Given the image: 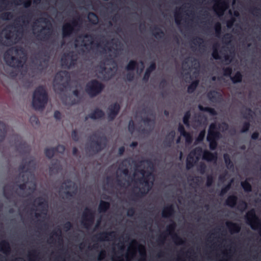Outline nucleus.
<instances>
[{
    "instance_id": "f257e3e1",
    "label": "nucleus",
    "mask_w": 261,
    "mask_h": 261,
    "mask_svg": "<svg viewBox=\"0 0 261 261\" xmlns=\"http://www.w3.org/2000/svg\"><path fill=\"white\" fill-rule=\"evenodd\" d=\"M35 164L33 160L22 163L18 167V170L20 172V180L23 183L18 185L19 188L21 190H24L27 188V183L29 179L34 177L33 172L35 169Z\"/></svg>"
},
{
    "instance_id": "f03ea898",
    "label": "nucleus",
    "mask_w": 261,
    "mask_h": 261,
    "mask_svg": "<svg viewBox=\"0 0 261 261\" xmlns=\"http://www.w3.org/2000/svg\"><path fill=\"white\" fill-rule=\"evenodd\" d=\"M48 93L43 86H39L34 91L32 106L36 110H43L47 103Z\"/></svg>"
},
{
    "instance_id": "7ed1b4c3",
    "label": "nucleus",
    "mask_w": 261,
    "mask_h": 261,
    "mask_svg": "<svg viewBox=\"0 0 261 261\" xmlns=\"http://www.w3.org/2000/svg\"><path fill=\"white\" fill-rule=\"evenodd\" d=\"M14 50L16 54L21 53L25 54L24 49L21 46H15L7 50L4 55V59L7 65L14 68H19L22 66V62L20 59L12 56V51Z\"/></svg>"
},
{
    "instance_id": "20e7f679",
    "label": "nucleus",
    "mask_w": 261,
    "mask_h": 261,
    "mask_svg": "<svg viewBox=\"0 0 261 261\" xmlns=\"http://www.w3.org/2000/svg\"><path fill=\"white\" fill-rule=\"evenodd\" d=\"M105 87V85L96 79H93L86 84L85 91L90 97H94L101 93Z\"/></svg>"
},
{
    "instance_id": "39448f33",
    "label": "nucleus",
    "mask_w": 261,
    "mask_h": 261,
    "mask_svg": "<svg viewBox=\"0 0 261 261\" xmlns=\"http://www.w3.org/2000/svg\"><path fill=\"white\" fill-rule=\"evenodd\" d=\"M245 219L253 230H257L261 236V219L256 216L255 211L252 208L248 211L245 215Z\"/></svg>"
},
{
    "instance_id": "423d86ee",
    "label": "nucleus",
    "mask_w": 261,
    "mask_h": 261,
    "mask_svg": "<svg viewBox=\"0 0 261 261\" xmlns=\"http://www.w3.org/2000/svg\"><path fill=\"white\" fill-rule=\"evenodd\" d=\"M77 55L73 51L64 54L61 58L62 66L68 69L73 68L77 64Z\"/></svg>"
},
{
    "instance_id": "0eeeda50",
    "label": "nucleus",
    "mask_w": 261,
    "mask_h": 261,
    "mask_svg": "<svg viewBox=\"0 0 261 261\" xmlns=\"http://www.w3.org/2000/svg\"><path fill=\"white\" fill-rule=\"evenodd\" d=\"M91 143L89 146L90 150H91L94 153H97L100 152L103 147L102 145L101 141L103 140H106V138L104 136H98L96 133H94L90 137Z\"/></svg>"
},
{
    "instance_id": "6e6552de",
    "label": "nucleus",
    "mask_w": 261,
    "mask_h": 261,
    "mask_svg": "<svg viewBox=\"0 0 261 261\" xmlns=\"http://www.w3.org/2000/svg\"><path fill=\"white\" fill-rule=\"evenodd\" d=\"M94 212L87 207L82 215V224L85 228L89 229L94 223Z\"/></svg>"
},
{
    "instance_id": "1a4fd4ad",
    "label": "nucleus",
    "mask_w": 261,
    "mask_h": 261,
    "mask_svg": "<svg viewBox=\"0 0 261 261\" xmlns=\"http://www.w3.org/2000/svg\"><path fill=\"white\" fill-rule=\"evenodd\" d=\"M78 26V22L73 19L70 22L65 23L62 26V36L63 38L70 37L75 32V28Z\"/></svg>"
},
{
    "instance_id": "9d476101",
    "label": "nucleus",
    "mask_w": 261,
    "mask_h": 261,
    "mask_svg": "<svg viewBox=\"0 0 261 261\" xmlns=\"http://www.w3.org/2000/svg\"><path fill=\"white\" fill-rule=\"evenodd\" d=\"M51 28L48 26L42 27V29L38 31L36 34V37L37 40L42 41L48 40L51 36Z\"/></svg>"
},
{
    "instance_id": "9b49d317",
    "label": "nucleus",
    "mask_w": 261,
    "mask_h": 261,
    "mask_svg": "<svg viewBox=\"0 0 261 261\" xmlns=\"http://www.w3.org/2000/svg\"><path fill=\"white\" fill-rule=\"evenodd\" d=\"M221 137V134L218 130V127L216 123H212L210 125L207 140H218Z\"/></svg>"
},
{
    "instance_id": "f8f14e48",
    "label": "nucleus",
    "mask_w": 261,
    "mask_h": 261,
    "mask_svg": "<svg viewBox=\"0 0 261 261\" xmlns=\"http://www.w3.org/2000/svg\"><path fill=\"white\" fill-rule=\"evenodd\" d=\"M120 110V105L116 102L111 105L108 108V118L109 121H113L119 114Z\"/></svg>"
},
{
    "instance_id": "ddd939ff",
    "label": "nucleus",
    "mask_w": 261,
    "mask_h": 261,
    "mask_svg": "<svg viewBox=\"0 0 261 261\" xmlns=\"http://www.w3.org/2000/svg\"><path fill=\"white\" fill-rule=\"evenodd\" d=\"M175 227L176 223L172 221V223L167 226V231L171 234H173V240L176 245H182L184 244L185 241L176 233H174Z\"/></svg>"
},
{
    "instance_id": "4468645a",
    "label": "nucleus",
    "mask_w": 261,
    "mask_h": 261,
    "mask_svg": "<svg viewBox=\"0 0 261 261\" xmlns=\"http://www.w3.org/2000/svg\"><path fill=\"white\" fill-rule=\"evenodd\" d=\"M215 5L214 7L215 12L219 15L222 16L224 14L225 10L228 8V3L225 1H221Z\"/></svg>"
},
{
    "instance_id": "2eb2a0df",
    "label": "nucleus",
    "mask_w": 261,
    "mask_h": 261,
    "mask_svg": "<svg viewBox=\"0 0 261 261\" xmlns=\"http://www.w3.org/2000/svg\"><path fill=\"white\" fill-rule=\"evenodd\" d=\"M65 77H69V73L67 71L62 70L58 72L55 76L54 81V86L56 87L57 85L60 86H62L61 83L64 81ZM63 86H64L63 85Z\"/></svg>"
},
{
    "instance_id": "dca6fc26",
    "label": "nucleus",
    "mask_w": 261,
    "mask_h": 261,
    "mask_svg": "<svg viewBox=\"0 0 261 261\" xmlns=\"http://www.w3.org/2000/svg\"><path fill=\"white\" fill-rule=\"evenodd\" d=\"M202 158L208 162H216L218 158L217 153L216 152H211L207 149H204Z\"/></svg>"
},
{
    "instance_id": "f3484780",
    "label": "nucleus",
    "mask_w": 261,
    "mask_h": 261,
    "mask_svg": "<svg viewBox=\"0 0 261 261\" xmlns=\"http://www.w3.org/2000/svg\"><path fill=\"white\" fill-rule=\"evenodd\" d=\"M104 116L105 113L102 110L99 108H96L93 112L86 116L85 120H88L89 118L93 120L99 119L103 118Z\"/></svg>"
},
{
    "instance_id": "a211bd4d",
    "label": "nucleus",
    "mask_w": 261,
    "mask_h": 261,
    "mask_svg": "<svg viewBox=\"0 0 261 261\" xmlns=\"http://www.w3.org/2000/svg\"><path fill=\"white\" fill-rule=\"evenodd\" d=\"M140 173L143 175V176L139 179L140 184L144 185L145 187H146L147 189H149V190H150L151 185L149 184V177L151 175V173L149 172L147 173V174L145 175V171L144 170H141L140 171Z\"/></svg>"
},
{
    "instance_id": "6ab92c4d",
    "label": "nucleus",
    "mask_w": 261,
    "mask_h": 261,
    "mask_svg": "<svg viewBox=\"0 0 261 261\" xmlns=\"http://www.w3.org/2000/svg\"><path fill=\"white\" fill-rule=\"evenodd\" d=\"M175 213V211L173 205L170 204L163 208L162 215L163 218H169L173 217Z\"/></svg>"
},
{
    "instance_id": "aec40b11",
    "label": "nucleus",
    "mask_w": 261,
    "mask_h": 261,
    "mask_svg": "<svg viewBox=\"0 0 261 261\" xmlns=\"http://www.w3.org/2000/svg\"><path fill=\"white\" fill-rule=\"evenodd\" d=\"M115 232L114 231H103L94 236V238H95L97 241H103L108 240V238L109 237H113L115 236Z\"/></svg>"
},
{
    "instance_id": "412c9836",
    "label": "nucleus",
    "mask_w": 261,
    "mask_h": 261,
    "mask_svg": "<svg viewBox=\"0 0 261 261\" xmlns=\"http://www.w3.org/2000/svg\"><path fill=\"white\" fill-rule=\"evenodd\" d=\"M146 187H142L139 189V191L137 192L134 193L131 196V199L134 201H137L139 198H141L145 196L148 191L150 190L149 189H145Z\"/></svg>"
},
{
    "instance_id": "4be33fe9",
    "label": "nucleus",
    "mask_w": 261,
    "mask_h": 261,
    "mask_svg": "<svg viewBox=\"0 0 261 261\" xmlns=\"http://www.w3.org/2000/svg\"><path fill=\"white\" fill-rule=\"evenodd\" d=\"M155 69L156 64L155 62L152 61L150 63L149 67L146 68L143 77V81L145 82H148L151 72L153 71Z\"/></svg>"
},
{
    "instance_id": "5701e85b",
    "label": "nucleus",
    "mask_w": 261,
    "mask_h": 261,
    "mask_svg": "<svg viewBox=\"0 0 261 261\" xmlns=\"http://www.w3.org/2000/svg\"><path fill=\"white\" fill-rule=\"evenodd\" d=\"M226 225L231 233H239L241 230L240 224L231 221H227Z\"/></svg>"
},
{
    "instance_id": "b1692460",
    "label": "nucleus",
    "mask_w": 261,
    "mask_h": 261,
    "mask_svg": "<svg viewBox=\"0 0 261 261\" xmlns=\"http://www.w3.org/2000/svg\"><path fill=\"white\" fill-rule=\"evenodd\" d=\"M61 169V165L58 160H53L51 165L49 167V171L50 174L57 173Z\"/></svg>"
},
{
    "instance_id": "393cba45",
    "label": "nucleus",
    "mask_w": 261,
    "mask_h": 261,
    "mask_svg": "<svg viewBox=\"0 0 261 261\" xmlns=\"http://www.w3.org/2000/svg\"><path fill=\"white\" fill-rule=\"evenodd\" d=\"M198 161L196 160V158L193 155V154H191V151L188 155L187 160H186V167L188 169H190L192 168L195 163Z\"/></svg>"
},
{
    "instance_id": "a878e982",
    "label": "nucleus",
    "mask_w": 261,
    "mask_h": 261,
    "mask_svg": "<svg viewBox=\"0 0 261 261\" xmlns=\"http://www.w3.org/2000/svg\"><path fill=\"white\" fill-rule=\"evenodd\" d=\"M207 97L210 101L216 102L218 99H221V95L218 91L212 90L207 93Z\"/></svg>"
},
{
    "instance_id": "bb28decb",
    "label": "nucleus",
    "mask_w": 261,
    "mask_h": 261,
    "mask_svg": "<svg viewBox=\"0 0 261 261\" xmlns=\"http://www.w3.org/2000/svg\"><path fill=\"white\" fill-rule=\"evenodd\" d=\"M38 58L42 60V61L46 64H48L49 59V54L46 50H41L37 54Z\"/></svg>"
},
{
    "instance_id": "cd10ccee",
    "label": "nucleus",
    "mask_w": 261,
    "mask_h": 261,
    "mask_svg": "<svg viewBox=\"0 0 261 261\" xmlns=\"http://www.w3.org/2000/svg\"><path fill=\"white\" fill-rule=\"evenodd\" d=\"M7 133V126L3 121H0V143L4 141Z\"/></svg>"
},
{
    "instance_id": "c85d7f7f",
    "label": "nucleus",
    "mask_w": 261,
    "mask_h": 261,
    "mask_svg": "<svg viewBox=\"0 0 261 261\" xmlns=\"http://www.w3.org/2000/svg\"><path fill=\"white\" fill-rule=\"evenodd\" d=\"M238 197L234 195L229 196L225 201V204L229 207H233L236 205Z\"/></svg>"
},
{
    "instance_id": "c756f323",
    "label": "nucleus",
    "mask_w": 261,
    "mask_h": 261,
    "mask_svg": "<svg viewBox=\"0 0 261 261\" xmlns=\"http://www.w3.org/2000/svg\"><path fill=\"white\" fill-rule=\"evenodd\" d=\"M0 251L7 254L10 252L11 247L9 243L6 240H3L0 242Z\"/></svg>"
},
{
    "instance_id": "7c9ffc66",
    "label": "nucleus",
    "mask_w": 261,
    "mask_h": 261,
    "mask_svg": "<svg viewBox=\"0 0 261 261\" xmlns=\"http://www.w3.org/2000/svg\"><path fill=\"white\" fill-rule=\"evenodd\" d=\"M132 243L135 245H139L140 247H141V249H139V253L141 255V258L140 261H145L146 260V253L145 251V247L143 246H141L140 245H139L138 242L136 240H133L132 241Z\"/></svg>"
},
{
    "instance_id": "2f4dec72",
    "label": "nucleus",
    "mask_w": 261,
    "mask_h": 261,
    "mask_svg": "<svg viewBox=\"0 0 261 261\" xmlns=\"http://www.w3.org/2000/svg\"><path fill=\"white\" fill-rule=\"evenodd\" d=\"M203 150L201 147H196L191 151V154H193L196 158V160L199 161L201 156L203 155Z\"/></svg>"
},
{
    "instance_id": "473e14b6",
    "label": "nucleus",
    "mask_w": 261,
    "mask_h": 261,
    "mask_svg": "<svg viewBox=\"0 0 261 261\" xmlns=\"http://www.w3.org/2000/svg\"><path fill=\"white\" fill-rule=\"evenodd\" d=\"M110 204L109 202L101 200L100 201L98 211L100 213H105L110 208Z\"/></svg>"
},
{
    "instance_id": "72a5a7b5",
    "label": "nucleus",
    "mask_w": 261,
    "mask_h": 261,
    "mask_svg": "<svg viewBox=\"0 0 261 261\" xmlns=\"http://www.w3.org/2000/svg\"><path fill=\"white\" fill-rule=\"evenodd\" d=\"M250 180V178H248L245 180L242 181L241 183V185L245 192H250L252 191L251 185L249 182Z\"/></svg>"
},
{
    "instance_id": "f704fd0d",
    "label": "nucleus",
    "mask_w": 261,
    "mask_h": 261,
    "mask_svg": "<svg viewBox=\"0 0 261 261\" xmlns=\"http://www.w3.org/2000/svg\"><path fill=\"white\" fill-rule=\"evenodd\" d=\"M223 158L227 168L230 170L233 169L234 164L231 161L229 154H228L227 153H225L223 155Z\"/></svg>"
},
{
    "instance_id": "c9c22d12",
    "label": "nucleus",
    "mask_w": 261,
    "mask_h": 261,
    "mask_svg": "<svg viewBox=\"0 0 261 261\" xmlns=\"http://www.w3.org/2000/svg\"><path fill=\"white\" fill-rule=\"evenodd\" d=\"M198 109L200 111L208 112L212 116H216L217 114L216 111L212 108L206 107H204L202 105L198 106Z\"/></svg>"
},
{
    "instance_id": "e433bc0d",
    "label": "nucleus",
    "mask_w": 261,
    "mask_h": 261,
    "mask_svg": "<svg viewBox=\"0 0 261 261\" xmlns=\"http://www.w3.org/2000/svg\"><path fill=\"white\" fill-rule=\"evenodd\" d=\"M88 19L91 23L94 25L97 24L99 20L97 15L92 12H90L88 13Z\"/></svg>"
},
{
    "instance_id": "4c0bfd02",
    "label": "nucleus",
    "mask_w": 261,
    "mask_h": 261,
    "mask_svg": "<svg viewBox=\"0 0 261 261\" xmlns=\"http://www.w3.org/2000/svg\"><path fill=\"white\" fill-rule=\"evenodd\" d=\"M230 79L233 84L239 83L242 81L243 75L240 71H237L234 76L230 77Z\"/></svg>"
},
{
    "instance_id": "58836bf2",
    "label": "nucleus",
    "mask_w": 261,
    "mask_h": 261,
    "mask_svg": "<svg viewBox=\"0 0 261 261\" xmlns=\"http://www.w3.org/2000/svg\"><path fill=\"white\" fill-rule=\"evenodd\" d=\"M103 80L106 81H108L111 79L114 74L113 73V70L111 68H110L109 69H107L103 72Z\"/></svg>"
},
{
    "instance_id": "ea45409f",
    "label": "nucleus",
    "mask_w": 261,
    "mask_h": 261,
    "mask_svg": "<svg viewBox=\"0 0 261 261\" xmlns=\"http://www.w3.org/2000/svg\"><path fill=\"white\" fill-rule=\"evenodd\" d=\"M35 201H37L38 205L42 208H45V210L46 212L47 211V207L48 206L47 201L43 199V198L39 197L35 199Z\"/></svg>"
},
{
    "instance_id": "a19ab883",
    "label": "nucleus",
    "mask_w": 261,
    "mask_h": 261,
    "mask_svg": "<svg viewBox=\"0 0 261 261\" xmlns=\"http://www.w3.org/2000/svg\"><path fill=\"white\" fill-rule=\"evenodd\" d=\"M138 67V62L135 60H132L130 61H129L128 64L126 66V69L127 71H133L136 68H137Z\"/></svg>"
},
{
    "instance_id": "79ce46f5",
    "label": "nucleus",
    "mask_w": 261,
    "mask_h": 261,
    "mask_svg": "<svg viewBox=\"0 0 261 261\" xmlns=\"http://www.w3.org/2000/svg\"><path fill=\"white\" fill-rule=\"evenodd\" d=\"M219 46V45L218 43L214 44L213 46L212 57L215 60H219L221 59V57L219 54L218 50Z\"/></svg>"
},
{
    "instance_id": "37998d69",
    "label": "nucleus",
    "mask_w": 261,
    "mask_h": 261,
    "mask_svg": "<svg viewBox=\"0 0 261 261\" xmlns=\"http://www.w3.org/2000/svg\"><path fill=\"white\" fill-rule=\"evenodd\" d=\"M199 84V81L196 80L193 81L188 87L187 91L189 93H192L196 90Z\"/></svg>"
},
{
    "instance_id": "c03bdc74",
    "label": "nucleus",
    "mask_w": 261,
    "mask_h": 261,
    "mask_svg": "<svg viewBox=\"0 0 261 261\" xmlns=\"http://www.w3.org/2000/svg\"><path fill=\"white\" fill-rule=\"evenodd\" d=\"M153 36L158 38H161L164 35V32L159 27L155 26L153 30Z\"/></svg>"
},
{
    "instance_id": "a18cd8bd",
    "label": "nucleus",
    "mask_w": 261,
    "mask_h": 261,
    "mask_svg": "<svg viewBox=\"0 0 261 261\" xmlns=\"http://www.w3.org/2000/svg\"><path fill=\"white\" fill-rule=\"evenodd\" d=\"M191 112L190 111H187L185 112L183 117L182 121L185 125L187 127L190 126V119L191 118Z\"/></svg>"
},
{
    "instance_id": "49530a36",
    "label": "nucleus",
    "mask_w": 261,
    "mask_h": 261,
    "mask_svg": "<svg viewBox=\"0 0 261 261\" xmlns=\"http://www.w3.org/2000/svg\"><path fill=\"white\" fill-rule=\"evenodd\" d=\"M55 153V149H54V147L46 148L44 150L45 155L49 159L54 156Z\"/></svg>"
},
{
    "instance_id": "de8ad7c7",
    "label": "nucleus",
    "mask_w": 261,
    "mask_h": 261,
    "mask_svg": "<svg viewBox=\"0 0 261 261\" xmlns=\"http://www.w3.org/2000/svg\"><path fill=\"white\" fill-rule=\"evenodd\" d=\"M62 231L61 229L58 228L57 231H53V234L58 239V243L59 245H62L63 239L62 237Z\"/></svg>"
},
{
    "instance_id": "09e8293b",
    "label": "nucleus",
    "mask_w": 261,
    "mask_h": 261,
    "mask_svg": "<svg viewBox=\"0 0 261 261\" xmlns=\"http://www.w3.org/2000/svg\"><path fill=\"white\" fill-rule=\"evenodd\" d=\"M231 182L232 181H230V182L228 183L226 185H225V186L221 188L219 194L220 196H223L230 190V189L231 188Z\"/></svg>"
},
{
    "instance_id": "8fccbe9b",
    "label": "nucleus",
    "mask_w": 261,
    "mask_h": 261,
    "mask_svg": "<svg viewBox=\"0 0 261 261\" xmlns=\"http://www.w3.org/2000/svg\"><path fill=\"white\" fill-rule=\"evenodd\" d=\"M13 15L12 12H6L2 13L1 15L0 18L3 20H8L12 18Z\"/></svg>"
},
{
    "instance_id": "3c124183",
    "label": "nucleus",
    "mask_w": 261,
    "mask_h": 261,
    "mask_svg": "<svg viewBox=\"0 0 261 261\" xmlns=\"http://www.w3.org/2000/svg\"><path fill=\"white\" fill-rule=\"evenodd\" d=\"M247 207V203L244 200H241L239 202L237 208L241 212L245 211Z\"/></svg>"
},
{
    "instance_id": "603ef678",
    "label": "nucleus",
    "mask_w": 261,
    "mask_h": 261,
    "mask_svg": "<svg viewBox=\"0 0 261 261\" xmlns=\"http://www.w3.org/2000/svg\"><path fill=\"white\" fill-rule=\"evenodd\" d=\"M32 16V14L30 11L28 12L27 15H23L21 16V19L22 20V22L25 23H29L30 19H31Z\"/></svg>"
},
{
    "instance_id": "864d4df0",
    "label": "nucleus",
    "mask_w": 261,
    "mask_h": 261,
    "mask_svg": "<svg viewBox=\"0 0 261 261\" xmlns=\"http://www.w3.org/2000/svg\"><path fill=\"white\" fill-rule=\"evenodd\" d=\"M214 29L215 31L216 36L217 37H220L222 31L221 23L220 22H217L215 24Z\"/></svg>"
},
{
    "instance_id": "5fc2aeb1",
    "label": "nucleus",
    "mask_w": 261,
    "mask_h": 261,
    "mask_svg": "<svg viewBox=\"0 0 261 261\" xmlns=\"http://www.w3.org/2000/svg\"><path fill=\"white\" fill-rule=\"evenodd\" d=\"M209 142V147L211 150H215L216 149L218 143L216 140H207Z\"/></svg>"
},
{
    "instance_id": "6e6d98bb",
    "label": "nucleus",
    "mask_w": 261,
    "mask_h": 261,
    "mask_svg": "<svg viewBox=\"0 0 261 261\" xmlns=\"http://www.w3.org/2000/svg\"><path fill=\"white\" fill-rule=\"evenodd\" d=\"M253 112L250 108H246V111L243 113V117L245 119H248L252 116Z\"/></svg>"
},
{
    "instance_id": "4d7b16f0",
    "label": "nucleus",
    "mask_w": 261,
    "mask_h": 261,
    "mask_svg": "<svg viewBox=\"0 0 261 261\" xmlns=\"http://www.w3.org/2000/svg\"><path fill=\"white\" fill-rule=\"evenodd\" d=\"M63 185H65V189L66 190H70L74 187V184L69 179L65 180Z\"/></svg>"
},
{
    "instance_id": "13d9d810",
    "label": "nucleus",
    "mask_w": 261,
    "mask_h": 261,
    "mask_svg": "<svg viewBox=\"0 0 261 261\" xmlns=\"http://www.w3.org/2000/svg\"><path fill=\"white\" fill-rule=\"evenodd\" d=\"M205 133H206V132H205V129H203V130L200 131L196 140V142H200L203 141V140L204 139L205 136Z\"/></svg>"
},
{
    "instance_id": "bf43d9fd",
    "label": "nucleus",
    "mask_w": 261,
    "mask_h": 261,
    "mask_svg": "<svg viewBox=\"0 0 261 261\" xmlns=\"http://www.w3.org/2000/svg\"><path fill=\"white\" fill-rule=\"evenodd\" d=\"M174 17H175V23L177 25H179L180 24V22H181V18H182L181 13L179 11H176L175 12Z\"/></svg>"
},
{
    "instance_id": "052dcab7",
    "label": "nucleus",
    "mask_w": 261,
    "mask_h": 261,
    "mask_svg": "<svg viewBox=\"0 0 261 261\" xmlns=\"http://www.w3.org/2000/svg\"><path fill=\"white\" fill-rule=\"evenodd\" d=\"M223 75L225 76L231 77V74L232 72V69L230 67H227L223 68Z\"/></svg>"
},
{
    "instance_id": "680f3d73",
    "label": "nucleus",
    "mask_w": 261,
    "mask_h": 261,
    "mask_svg": "<svg viewBox=\"0 0 261 261\" xmlns=\"http://www.w3.org/2000/svg\"><path fill=\"white\" fill-rule=\"evenodd\" d=\"M232 39V35L230 34L227 33L224 35L223 37V41L224 43L226 44H228Z\"/></svg>"
},
{
    "instance_id": "e2e57ef3",
    "label": "nucleus",
    "mask_w": 261,
    "mask_h": 261,
    "mask_svg": "<svg viewBox=\"0 0 261 261\" xmlns=\"http://www.w3.org/2000/svg\"><path fill=\"white\" fill-rule=\"evenodd\" d=\"M250 126V123L249 121H245L243 123L241 132L242 133H246L248 131Z\"/></svg>"
},
{
    "instance_id": "0e129e2a",
    "label": "nucleus",
    "mask_w": 261,
    "mask_h": 261,
    "mask_svg": "<svg viewBox=\"0 0 261 261\" xmlns=\"http://www.w3.org/2000/svg\"><path fill=\"white\" fill-rule=\"evenodd\" d=\"M167 238V234L165 232L162 233L158 238L157 242L160 244H163Z\"/></svg>"
},
{
    "instance_id": "69168bd1",
    "label": "nucleus",
    "mask_w": 261,
    "mask_h": 261,
    "mask_svg": "<svg viewBox=\"0 0 261 261\" xmlns=\"http://www.w3.org/2000/svg\"><path fill=\"white\" fill-rule=\"evenodd\" d=\"M128 130L131 133L133 134L135 129H136V125L135 122L133 120H130L128 123Z\"/></svg>"
},
{
    "instance_id": "338daca9",
    "label": "nucleus",
    "mask_w": 261,
    "mask_h": 261,
    "mask_svg": "<svg viewBox=\"0 0 261 261\" xmlns=\"http://www.w3.org/2000/svg\"><path fill=\"white\" fill-rule=\"evenodd\" d=\"M198 170L201 174L205 173L206 170V166L204 163H200L198 166Z\"/></svg>"
},
{
    "instance_id": "774afa93",
    "label": "nucleus",
    "mask_w": 261,
    "mask_h": 261,
    "mask_svg": "<svg viewBox=\"0 0 261 261\" xmlns=\"http://www.w3.org/2000/svg\"><path fill=\"white\" fill-rule=\"evenodd\" d=\"M214 182V177L212 175H208L206 177V186L207 187H211Z\"/></svg>"
}]
</instances>
